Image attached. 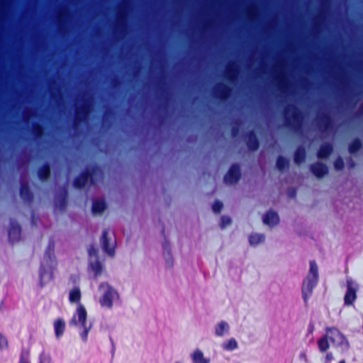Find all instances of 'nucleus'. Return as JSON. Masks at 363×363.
<instances>
[{
  "instance_id": "nucleus-1",
  "label": "nucleus",
  "mask_w": 363,
  "mask_h": 363,
  "mask_svg": "<svg viewBox=\"0 0 363 363\" xmlns=\"http://www.w3.org/2000/svg\"><path fill=\"white\" fill-rule=\"evenodd\" d=\"M284 113L286 127L294 132L299 131L303 122V114L300 109L294 104H289L284 108Z\"/></svg>"
},
{
  "instance_id": "nucleus-2",
  "label": "nucleus",
  "mask_w": 363,
  "mask_h": 363,
  "mask_svg": "<svg viewBox=\"0 0 363 363\" xmlns=\"http://www.w3.org/2000/svg\"><path fill=\"white\" fill-rule=\"evenodd\" d=\"M326 332H328V338L334 347L340 348L342 352L349 350L350 343L339 329L335 327H328L326 328Z\"/></svg>"
},
{
  "instance_id": "nucleus-3",
  "label": "nucleus",
  "mask_w": 363,
  "mask_h": 363,
  "mask_svg": "<svg viewBox=\"0 0 363 363\" xmlns=\"http://www.w3.org/2000/svg\"><path fill=\"white\" fill-rule=\"evenodd\" d=\"M98 169L97 166H94L91 169L86 168L78 176H77L73 181V186L79 189L85 187L86 184L89 182L90 184H94V176L96 173V170Z\"/></svg>"
},
{
  "instance_id": "nucleus-4",
  "label": "nucleus",
  "mask_w": 363,
  "mask_h": 363,
  "mask_svg": "<svg viewBox=\"0 0 363 363\" xmlns=\"http://www.w3.org/2000/svg\"><path fill=\"white\" fill-rule=\"evenodd\" d=\"M99 289L104 291L102 297L99 300L101 306L108 308H112L113 300L114 296L118 294L117 291L107 282L101 283Z\"/></svg>"
},
{
  "instance_id": "nucleus-5",
  "label": "nucleus",
  "mask_w": 363,
  "mask_h": 363,
  "mask_svg": "<svg viewBox=\"0 0 363 363\" xmlns=\"http://www.w3.org/2000/svg\"><path fill=\"white\" fill-rule=\"evenodd\" d=\"M89 113L90 105L86 100L83 101L82 106L76 107L73 120V128L75 130L78 129L80 125L85 122Z\"/></svg>"
},
{
  "instance_id": "nucleus-6",
  "label": "nucleus",
  "mask_w": 363,
  "mask_h": 363,
  "mask_svg": "<svg viewBox=\"0 0 363 363\" xmlns=\"http://www.w3.org/2000/svg\"><path fill=\"white\" fill-rule=\"evenodd\" d=\"M318 279L312 277L306 276L303 279L301 286L302 298L306 305L308 304V298L312 296L313 291L316 286Z\"/></svg>"
},
{
  "instance_id": "nucleus-7",
  "label": "nucleus",
  "mask_w": 363,
  "mask_h": 363,
  "mask_svg": "<svg viewBox=\"0 0 363 363\" xmlns=\"http://www.w3.org/2000/svg\"><path fill=\"white\" fill-rule=\"evenodd\" d=\"M242 176L240 164L233 163L224 176V181L226 184H234L238 183Z\"/></svg>"
},
{
  "instance_id": "nucleus-8",
  "label": "nucleus",
  "mask_w": 363,
  "mask_h": 363,
  "mask_svg": "<svg viewBox=\"0 0 363 363\" xmlns=\"http://www.w3.org/2000/svg\"><path fill=\"white\" fill-rule=\"evenodd\" d=\"M316 124L318 129L320 132H326L333 127V118L328 113H323L322 114L317 116Z\"/></svg>"
},
{
  "instance_id": "nucleus-9",
  "label": "nucleus",
  "mask_w": 363,
  "mask_h": 363,
  "mask_svg": "<svg viewBox=\"0 0 363 363\" xmlns=\"http://www.w3.org/2000/svg\"><path fill=\"white\" fill-rule=\"evenodd\" d=\"M21 227L16 219L10 220V226L8 230V237L11 242L14 243L21 239Z\"/></svg>"
},
{
  "instance_id": "nucleus-10",
  "label": "nucleus",
  "mask_w": 363,
  "mask_h": 363,
  "mask_svg": "<svg viewBox=\"0 0 363 363\" xmlns=\"http://www.w3.org/2000/svg\"><path fill=\"white\" fill-rule=\"evenodd\" d=\"M108 230L104 229L102 232L100 241L103 250L108 255L113 256L115 253L116 241L110 244V238H108Z\"/></svg>"
},
{
  "instance_id": "nucleus-11",
  "label": "nucleus",
  "mask_w": 363,
  "mask_h": 363,
  "mask_svg": "<svg viewBox=\"0 0 363 363\" xmlns=\"http://www.w3.org/2000/svg\"><path fill=\"white\" fill-rule=\"evenodd\" d=\"M232 91L230 86L219 83L214 90V96L220 101H225L231 95Z\"/></svg>"
},
{
  "instance_id": "nucleus-12",
  "label": "nucleus",
  "mask_w": 363,
  "mask_h": 363,
  "mask_svg": "<svg viewBox=\"0 0 363 363\" xmlns=\"http://www.w3.org/2000/svg\"><path fill=\"white\" fill-rule=\"evenodd\" d=\"M246 140L247 148L250 151H256L259 147V142L255 132L252 130L246 133L244 135Z\"/></svg>"
},
{
  "instance_id": "nucleus-13",
  "label": "nucleus",
  "mask_w": 363,
  "mask_h": 363,
  "mask_svg": "<svg viewBox=\"0 0 363 363\" xmlns=\"http://www.w3.org/2000/svg\"><path fill=\"white\" fill-rule=\"evenodd\" d=\"M77 315L78 317V322L81 324V325H86L87 313L84 306H83L82 303H79L77 306L76 313L73 315L72 320H70V324H77V321L76 320Z\"/></svg>"
},
{
  "instance_id": "nucleus-14",
  "label": "nucleus",
  "mask_w": 363,
  "mask_h": 363,
  "mask_svg": "<svg viewBox=\"0 0 363 363\" xmlns=\"http://www.w3.org/2000/svg\"><path fill=\"white\" fill-rule=\"evenodd\" d=\"M310 170L317 178H323L328 173V168L324 163L316 162L311 164Z\"/></svg>"
},
{
  "instance_id": "nucleus-15",
  "label": "nucleus",
  "mask_w": 363,
  "mask_h": 363,
  "mask_svg": "<svg viewBox=\"0 0 363 363\" xmlns=\"http://www.w3.org/2000/svg\"><path fill=\"white\" fill-rule=\"evenodd\" d=\"M19 194L21 198L23 200L24 202L30 203L33 201L34 196L30 191V186L27 182H22L21 184Z\"/></svg>"
},
{
  "instance_id": "nucleus-16",
  "label": "nucleus",
  "mask_w": 363,
  "mask_h": 363,
  "mask_svg": "<svg viewBox=\"0 0 363 363\" xmlns=\"http://www.w3.org/2000/svg\"><path fill=\"white\" fill-rule=\"evenodd\" d=\"M357 298L356 289L352 286L351 281H347V291L344 297L345 305L350 306Z\"/></svg>"
},
{
  "instance_id": "nucleus-17",
  "label": "nucleus",
  "mask_w": 363,
  "mask_h": 363,
  "mask_svg": "<svg viewBox=\"0 0 363 363\" xmlns=\"http://www.w3.org/2000/svg\"><path fill=\"white\" fill-rule=\"evenodd\" d=\"M333 151V145L329 142L324 143L320 145L317 152V157L319 159H326L332 154Z\"/></svg>"
},
{
  "instance_id": "nucleus-18",
  "label": "nucleus",
  "mask_w": 363,
  "mask_h": 363,
  "mask_svg": "<svg viewBox=\"0 0 363 363\" xmlns=\"http://www.w3.org/2000/svg\"><path fill=\"white\" fill-rule=\"evenodd\" d=\"M38 177L42 182L48 181L51 176V168L49 162H45L38 169Z\"/></svg>"
},
{
  "instance_id": "nucleus-19",
  "label": "nucleus",
  "mask_w": 363,
  "mask_h": 363,
  "mask_svg": "<svg viewBox=\"0 0 363 363\" xmlns=\"http://www.w3.org/2000/svg\"><path fill=\"white\" fill-rule=\"evenodd\" d=\"M263 222L264 224L271 227L277 225L279 222L278 213L272 210L268 211L263 217Z\"/></svg>"
},
{
  "instance_id": "nucleus-20",
  "label": "nucleus",
  "mask_w": 363,
  "mask_h": 363,
  "mask_svg": "<svg viewBox=\"0 0 363 363\" xmlns=\"http://www.w3.org/2000/svg\"><path fill=\"white\" fill-rule=\"evenodd\" d=\"M306 158V148L300 145L294 152V160L296 164H301L303 163Z\"/></svg>"
},
{
  "instance_id": "nucleus-21",
  "label": "nucleus",
  "mask_w": 363,
  "mask_h": 363,
  "mask_svg": "<svg viewBox=\"0 0 363 363\" xmlns=\"http://www.w3.org/2000/svg\"><path fill=\"white\" fill-rule=\"evenodd\" d=\"M163 255L166 259V263L168 267H171L173 265V257L171 254V249L169 242L165 240L162 244Z\"/></svg>"
},
{
  "instance_id": "nucleus-22",
  "label": "nucleus",
  "mask_w": 363,
  "mask_h": 363,
  "mask_svg": "<svg viewBox=\"0 0 363 363\" xmlns=\"http://www.w3.org/2000/svg\"><path fill=\"white\" fill-rule=\"evenodd\" d=\"M82 298V293L79 286H74L72 289L69 291V301L72 303H78V305L80 303Z\"/></svg>"
},
{
  "instance_id": "nucleus-23",
  "label": "nucleus",
  "mask_w": 363,
  "mask_h": 363,
  "mask_svg": "<svg viewBox=\"0 0 363 363\" xmlns=\"http://www.w3.org/2000/svg\"><path fill=\"white\" fill-rule=\"evenodd\" d=\"M55 334L57 337H61L65 330V322L62 318H57L54 322Z\"/></svg>"
},
{
  "instance_id": "nucleus-24",
  "label": "nucleus",
  "mask_w": 363,
  "mask_h": 363,
  "mask_svg": "<svg viewBox=\"0 0 363 363\" xmlns=\"http://www.w3.org/2000/svg\"><path fill=\"white\" fill-rule=\"evenodd\" d=\"M106 208V203L104 199H94L92 203L91 210L93 213H101Z\"/></svg>"
},
{
  "instance_id": "nucleus-25",
  "label": "nucleus",
  "mask_w": 363,
  "mask_h": 363,
  "mask_svg": "<svg viewBox=\"0 0 363 363\" xmlns=\"http://www.w3.org/2000/svg\"><path fill=\"white\" fill-rule=\"evenodd\" d=\"M238 74V70L235 67V62L228 65L225 70V76L228 80L233 82L237 78Z\"/></svg>"
},
{
  "instance_id": "nucleus-26",
  "label": "nucleus",
  "mask_w": 363,
  "mask_h": 363,
  "mask_svg": "<svg viewBox=\"0 0 363 363\" xmlns=\"http://www.w3.org/2000/svg\"><path fill=\"white\" fill-rule=\"evenodd\" d=\"M362 147V140L359 138H354L348 145V151L350 154L357 153Z\"/></svg>"
},
{
  "instance_id": "nucleus-27",
  "label": "nucleus",
  "mask_w": 363,
  "mask_h": 363,
  "mask_svg": "<svg viewBox=\"0 0 363 363\" xmlns=\"http://www.w3.org/2000/svg\"><path fill=\"white\" fill-rule=\"evenodd\" d=\"M328 334L327 332L325 335L318 340L317 343L320 352H325L329 349L330 345L328 342Z\"/></svg>"
},
{
  "instance_id": "nucleus-28",
  "label": "nucleus",
  "mask_w": 363,
  "mask_h": 363,
  "mask_svg": "<svg viewBox=\"0 0 363 363\" xmlns=\"http://www.w3.org/2000/svg\"><path fill=\"white\" fill-rule=\"evenodd\" d=\"M194 363H209V359L204 358L201 350L197 349L191 354Z\"/></svg>"
},
{
  "instance_id": "nucleus-29",
  "label": "nucleus",
  "mask_w": 363,
  "mask_h": 363,
  "mask_svg": "<svg viewBox=\"0 0 363 363\" xmlns=\"http://www.w3.org/2000/svg\"><path fill=\"white\" fill-rule=\"evenodd\" d=\"M33 134L36 139H40L45 134L43 125L39 123H35L33 125Z\"/></svg>"
},
{
  "instance_id": "nucleus-30",
  "label": "nucleus",
  "mask_w": 363,
  "mask_h": 363,
  "mask_svg": "<svg viewBox=\"0 0 363 363\" xmlns=\"http://www.w3.org/2000/svg\"><path fill=\"white\" fill-rule=\"evenodd\" d=\"M277 168L282 172L289 167V161L284 156L279 155L277 157L276 162Z\"/></svg>"
},
{
  "instance_id": "nucleus-31",
  "label": "nucleus",
  "mask_w": 363,
  "mask_h": 363,
  "mask_svg": "<svg viewBox=\"0 0 363 363\" xmlns=\"http://www.w3.org/2000/svg\"><path fill=\"white\" fill-rule=\"evenodd\" d=\"M90 267L94 272L95 278H97L101 274L103 271V266L99 260L96 259L94 262H91Z\"/></svg>"
},
{
  "instance_id": "nucleus-32",
  "label": "nucleus",
  "mask_w": 363,
  "mask_h": 363,
  "mask_svg": "<svg viewBox=\"0 0 363 363\" xmlns=\"http://www.w3.org/2000/svg\"><path fill=\"white\" fill-rule=\"evenodd\" d=\"M265 237L263 234L254 233L249 236V242L251 245H257L264 241Z\"/></svg>"
},
{
  "instance_id": "nucleus-33",
  "label": "nucleus",
  "mask_w": 363,
  "mask_h": 363,
  "mask_svg": "<svg viewBox=\"0 0 363 363\" xmlns=\"http://www.w3.org/2000/svg\"><path fill=\"white\" fill-rule=\"evenodd\" d=\"M229 329L228 323L225 321H220L216 327L215 333L217 336H223L225 332Z\"/></svg>"
},
{
  "instance_id": "nucleus-34",
  "label": "nucleus",
  "mask_w": 363,
  "mask_h": 363,
  "mask_svg": "<svg viewBox=\"0 0 363 363\" xmlns=\"http://www.w3.org/2000/svg\"><path fill=\"white\" fill-rule=\"evenodd\" d=\"M310 269L308 273V276L312 277L313 278L318 279L319 278L318 275V267L315 260H311L309 262Z\"/></svg>"
},
{
  "instance_id": "nucleus-35",
  "label": "nucleus",
  "mask_w": 363,
  "mask_h": 363,
  "mask_svg": "<svg viewBox=\"0 0 363 363\" xmlns=\"http://www.w3.org/2000/svg\"><path fill=\"white\" fill-rule=\"evenodd\" d=\"M56 205L60 208V210L64 211L67 205V191L65 190V192L57 200Z\"/></svg>"
},
{
  "instance_id": "nucleus-36",
  "label": "nucleus",
  "mask_w": 363,
  "mask_h": 363,
  "mask_svg": "<svg viewBox=\"0 0 363 363\" xmlns=\"http://www.w3.org/2000/svg\"><path fill=\"white\" fill-rule=\"evenodd\" d=\"M18 363H31L30 360V351L23 349L20 354Z\"/></svg>"
},
{
  "instance_id": "nucleus-37",
  "label": "nucleus",
  "mask_w": 363,
  "mask_h": 363,
  "mask_svg": "<svg viewBox=\"0 0 363 363\" xmlns=\"http://www.w3.org/2000/svg\"><path fill=\"white\" fill-rule=\"evenodd\" d=\"M54 248L55 243L53 241H50L45 252V257H48L49 259H52V257L54 255Z\"/></svg>"
},
{
  "instance_id": "nucleus-38",
  "label": "nucleus",
  "mask_w": 363,
  "mask_h": 363,
  "mask_svg": "<svg viewBox=\"0 0 363 363\" xmlns=\"http://www.w3.org/2000/svg\"><path fill=\"white\" fill-rule=\"evenodd\" d=\"M334 167L336 170H342L345 167L343 159L338 156L333 162Z\"/></svg>"
},
{
  "instance_id": "nucleus-39",
  "label": "nucleus",
  "mask_w": 363,
  "mask_h": 363,
  "mask_svg": "<svg viewBox=\"0 0 363 363\" xmlns=\"http://www.w3.org/2000/svg\"><path fill=\"white\" fill-rule=\"evenodd\" d=\"M237 347L238 342L234 338L230 339L224 346V348L227 350H233Z\"/></svg>"
},
{
  "instance_id": "nucleus-40",
  "label": "nucleus",
  "mask_w": 363,
  "mask_h": 363,
  "mask_svg": "<svg viewBox=\"0 0 363 363\" xmlns=\"http://www.w3.org/2000/svg\"><path fill=\"white\" fill-rule=\"evenodd\" d=\"M46 274H47V272H46L45 267L43 266V264H41L40 271H39V279H40L39 284L41 287H43L45 285L44 279H45V276Z\"/></svg>"
},
{
  "instance_id": "nucleus-41",
  "label": "nucleus",
  "mask_w": 363,
  "mask_h": 363,
  "mask_svg": "<svg viewBox=\"0 0 363 363\" xmlns=\"http://www.w3.org/2000/svg\"><path fill=\"white\" fill-rule=\"evenodd\" d=\"M223 203L219 200H216L213 203L212 208L214 213H219L223 208Z\"/></svg>"
},
{
  "instance_id": "nucleus-42",
  "label": "nucleus",
  "mask_w": 363,
  "mask_h": 363,
  "mask_svg": "<svg viewBox=\"0 0 363 363\" xmlns=\"http://www.w3.org/2000/svg\"><path fill=\"white\" fill-rule=\"evenodd\" d=\"M231 222H232V220L229 216H221V222H220L221 228H225L226 226L230 225L231 223Z\"/></svg>"
},
{
  "instance_id": "nucleus-43",
  "label": "nucleus",
  "mask_w": 363,
  "mask_h": 363,
  "mask_svg": "<svg viewBox=\"0 0 363 363\" xmlns=\"http://www.w3.org/2000/svg\"><path fill=\"white\" fill-rule=\"evenodd\" d=\"M9 346L6 337L0 332V350L6 349Z\"/></svg>"
},
{
  "instance_id": "nucleus-44",
  "label": "nucleus",
  "mask_w": 363,
  "mask_h": 363,
  "mask_svg": "<svg viewBox=\"0 0 363 363\" xmlns=\"http://www.w3.org/2000/svg\"><path fill=\"white\" fill-rule=\"evenodd\" d=\"M82 326L83 327L84 330L80 333V336H81L82 340L86 342L87 340L88 333L90 330V327H87L86 325H82Z\"/></svg>"
},
{
  "instance_id": "nucleus-45",
  "label": "nucleus",
  "mask_w": 363,
  "mask_h": 363,
  "mask_svg": "<svg viewBox=\"0 0 363 363\" xmlns=\"http://www.w3.org/2000/svg\"><path fill=\"white\" fill-rule=\"evenodd\" d=\"M39 363H51V358L45 353H41L39 356Z\"/></svg>"
},
{
  "instance_id": "nucleus-46",
  "label": "nucleus",
  "mask_w": 363,
  "mask_h": 363,
  "mask_svg": "<svg viewBox=\"0 0 363 363\" xmlns=\"http://www.w3.org/2000/svg\"><path fill=\"white\" fill-rule=\"evenodd\" d=\"M278 85L281 91H284L287 88V83L283 77H278Z\"/></svg>"
},
{
  "instance_id": "nucleus-47",
  "label": "nucleus",
  "mask_w": 363,
  "mask_h": 363,
  "mask_svg": "<svg viewBox=\"0 0 363 363\" xmlns=\"http://www.w3.org/2000/svg\"><path fill=\"white\" fill-rule=\"evenodd\" d=\"M240 133L239 124L231 128V135L233 138L237 137Z\"/></svg>"
},
{
  "instance_id": "nucleus-48",
  "label": "nucleus",
  "mask_w": 363,
  "mask_h": 363,
  "mask_svg": "<svg viewBox=\"0 0 363 363\" xmlns=\"http://www.w3.org/2000/svg\"><path fill=\"white\" fill-rule=\"evenodd\" d=\"M88 252H89V255L90 256L94 255V256L97 257L98 250L94 247V246H93V245L90 246V247L88 250Z\"/></svg>"
},
{
  "instance_id": "nucleus-49",
  "label": "nucleus",
  "mask_w": 363,
  "mask_h": 363,
  "mask_svg": "<svg viewBox=\"0 0 363 363\" xmlns=\"http://www.w3.org/2000/svg\"><path fill=\"white\" fill-rule=\"evenodd\" d=\"M363 115V102L359 105V111L355 113L356 117H359Z\"/></svg>"
},
{
  "instance_id": "nucleus-50",
  "label": "nucleus",
  "mask_w": 363,
  "mask_h": 363,
  "mask_svg": "<svg viewBox=\"0 0 363 363\" xmlns=\"http://www.w3.org/2000/svg\"><path fill=\"white\" fill-rule=\"evenodd\" d=\"M313 331H314V324L313 322H311L308 327V333L313 334Z\"/></svg>"
},
{
  "instance_id": "nucleus-51",
  "label": "nucleus",
  "mask_w": 363,
  "mask_h": 363,
  "mask_svg": "<svg viewBox=\"0 0 363 363\" xmlns=\"http://www.w3.org/2000/svg\"><path fill=\"white\" fill-rule=\"evenodd\" d=\"M356 164L353 160L350 157L348 161V167L350 169H352L355 167Z\"/></svg>"
},
{
  "instance_id": "nucleus-52",
  "label": "nucleus",
  "mask_w": 363,
  "mask_h": 363,
  "mask_svg": "<svg viewBox=\"0 0 363 363\" xmlns=\"http://www.w3.org/2000/svg\"><path fill=\"white\" fill-rule=\"evenodd\" d=\"M333 359V355L332 352H328L325 355V359L327 362H330Z\"/></svg>"
},
{
  "instance_id": "nucleus-53",
  "label": "nucleus",
  "mask_w": 363,
  "mask_h": 363,
  "mask_svg": "<svg viewBox=\"0 0 363 363\" xmlns=\"http://www.w3.org/2000/svg\"><path fill=\"white\" fill-rule=\"evenodd\" d=\"M289 196L291 197H295L296 196V190L295 189H291L290 191H289Z\"/></svg>"
},
{
  "instance_id": "nucleus-54",
  "label": "nucleus",
  "mask_w": 363,
  "mask_h": 363,
  "mask_svg": "<svg viewBox=\"0 0 363 363\" xmlns=\"http://www.w3.org/2000/svg\"><path fill=\"white\" fill-rule=\"evenodd\" d=\"M70 279L72 280L74 284L79 281V277L76 275H71Z\"/></svg>"
},
{
  "instance_id": "nucleus-55",
  "label": "nucleus",
  "mask_w": 363,
  "mask_h": 363,
  "mask_svg": "<svg viewBox=\"0 0 363 363\" xmlns=\"http://www.w3.org/2000/svg\"><path fill=\"white\" fill-rule=\"evenodd\" d=\"M299 356L300 358L303 359L306 362H307V356L305 352H301Z\"/></svg>"
},
{
  "instance_id": "nucleus-56",
  "label": "nucleus",
  "mask_w": 363,
  "mask_h": 363,
  "mask_svg": "<svg viewBox=\"0 0 363 363\" xmlns=\"http://www.w3.org/2000/svg\"><path fill=\"white\" fill-rule=\"evenodd\" d=\"M62 18V13L60 12L58 13L57 18L59 21H60Z\"/></svg>"
},
{
  "instance_id": "nucleus-57",
  "label": "nucleus",
  "mask_w": 363,
  "mask_h": 363,
  "mask_svg": "<svg viewBox=\"0 0 363 363\" xmlns=\"http://www.w3.org/2000/svg\"><path fill=\"white\" fill-rule=\"evenodd\" d=\"M48 277H48V279H49V280H50V279H52V273H50V274H48Z\"/></svg>"
},
{
  "instance_id": "nucleus-58",
  "label": "nucleus",
  "mask_w": 363,
  "mask_h": 363,
  "mask_svg": "<svg viewBox=\"0 0 363 363\" xmlns=\"http://www.w3.org/2000/svg\"><path fill=\"white\" fill-rule=\"evenodd\" d=\"M162 233L163 235H164V228H162Z\"/></svg>"
},
{
  "instance_id": "nucleus-59",
  "label": "nucleus",
  "mask_w": 363,
  "mask_h": 363,
  "mask_svg": "<svg viewBox=\"0 0 363 363\" xmlns=\"http://www.w3.org/2000/svg\"><path fill=\"white\" fill-rule=\"evenodd\" d=\"M339 363H345V360H341L339 362Z\"/></svg>"
},
{
  "instance_id": "nucleus-60",
  "label": "nucleus",
  "mask_w": 363,
  "mask_h": 363,
  "mask_svg": "<svg viewBox=\"0 0 363 363\" xmlns=\"http://www.w3.org/2000/svg\"><path fill=\"white\" fill-rule=\"evenodd\" d=\"M118 18H122V13H120V15L118 16Z\"/></svg>"
},
{
  "instance_id": "nucleus-61",
  "label": "nucleus",
  "mask_w": 363,
  "mask_h": 363,
  "mask_svg": "<svg viewBox=\"0 0 363 363\" xmlns=\"http://www.w3.org/2000/svg\"><path fill=\"white\" fill-rule=\"evenodd\" d=\"M176 363H178V362H176Z\"/></svg>"
}]
</instances>
